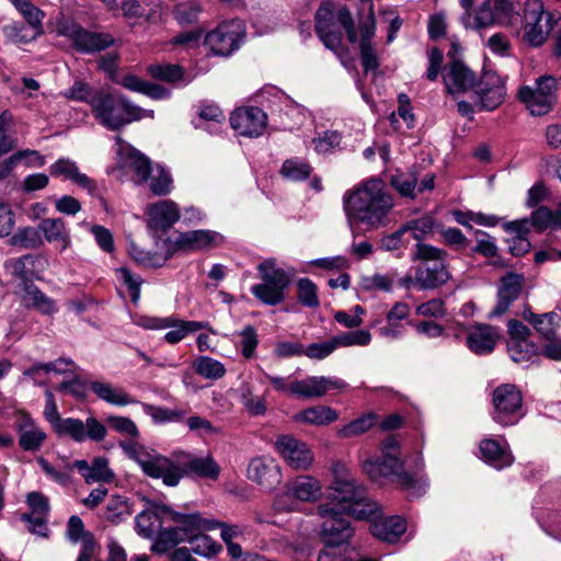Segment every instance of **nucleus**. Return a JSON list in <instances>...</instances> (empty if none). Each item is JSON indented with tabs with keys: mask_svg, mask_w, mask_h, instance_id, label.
I'll return each mask as SVG.
<instances>
[{
	"mask_svg": "<svg viewBox=\"0 0 561 561\" xmlns=\"http://www.w3.org/2000/svg\"><path fill=\"white\" fill-rule=\"evenodd\" d=\"M393 207L392 195L378 178L364 180L343 195V209L354 234L359 229L373 231L388 226Z\"/></svg>",
	"mask_w": 561,
	"mask_h": 561,
	"instance_id": "1",
	"label": "nucleus"
},
{
	"mask_svg": "<svg viewBox=\"0 0 561 561\" xmlns=\"http://www.w3.org/2000/svg\"><path fill=\"white\" fill-rule=\"evenodd\" d=\"M399 449V442L388 436L381 444V456L366 460L364 470L371 480L393 477L410 497H420L426 491L427 481L404 471Z\"/></svg>",
	"mask_w": 561,
	"mask_h": 561,
	"instance_id": "2",
	"label": "nucleus"
},
{
	"mask_svg": "<svg viewBox=\"0 0 561 561\" xmlns=\"http://www.w3.org/2000/svg\"><path fill=\"white\" fill-rule=\"evenodd\" d=\"M95 119L110 130H118L142 117H153L152 110H144L119 93H95L90 101Z\"/></svg>",
	"mask_w": 561,
	"mask_h": 561,
	"instance_id": "3",
	"label": "nucleus"
},
{
	"mask_svg": "<svg viewBox=\"0 0 561 561\" xmlns=\"http://www.w3.org/2000/svg\"><path fill=\"white\" fill-rule=\"evenodd\" d=\"M43 414L59 436H67L77 443L87 439L99 443L104 440L107 435L105 425L94 416L88 417L84 422L75 417L62 419L51 390L45 391Z\"/></svg>",
	"mask_w": 561,
	"mask_h": 561,
	"instance_id": "4",
	"label": "nucleus"
},
{
	"mask_svg": "<svg viewBox=\"0 0 561 561\" xmlns=\"http://www.w3.org/2000/svg\"><path fill=\"white\" fill-rule=\"evenodd\" d=\"M447 257L443 249L427 243L415 244L412 260L420 262L415 267V283L420 289H435L450 279Z\"/></svg>",
	"mask_w": 561,
	"mask_h": 561,
	"instance_id": "5",
	"label": "nucleus"
},
{
	"mask_svg": "<svg viewBox=\"0 0 561 561\" xmlns=\"http://www.w3.org/2000/svg\"><path fill=\"white\" fill-rule=\"evenodd\" d=\"M119 447L129 459L139 465L147 476L162 479L168 486H176L180 483V473L173 465V459L134 439L121 442Z\"/></svg>",
	"mask_w": 561,
	"mask_h": 561,
	"instance_id": "6",
	"label": "nucleus"
},
{
	"mask_svg": "<svg viewBox=\"0 0 561 561\" xmlns=\"http://www.w3.org/2000/svg\"><path fill=\"white\" fill-rule=\"evenodd\" d=\"M257 270L263 282L251 287L255 298L268 306L284 301L285 290L291 283L294 271L278 267L274 259L263 261Z\"/></svg>",
	"mask_w": 561,
	"mask_h": 561,
	"instance_id": "7",
	"label": "nucleus"
},
{
	"mask_svg": "<svg viewBox=\"0 0 561 561\" xmlns=\"http://www.w3.org/2000/svg\"><path fill=\"white\" fill-rule=\"evenodd\" d=\"M559 24H561V15L546 12L541 0L525 1L523 39L528 45L533 47L541 46Z\"/></svg>",
	"mask_w": 561,
	"mask_h": 561,
	"instance_id": "8",
	"label": "nucleus"
},
{
	"mask_svg": "<svg viewBox=\"0 0 561 561\" xmlns=\"http://www.w3.org/2000/svg\"><path fill=\"white\" fill-rule=\"evenodd\" d=\"M284 489L273 503L274 510L279 513L296 511L297 502L314 503L322 495L321 482L310 474L297 476L288 480Z\"/></svg>",
	"mask_w": 561,
	"mask_h": 561,
	"instance_id": "9",
	"label": "nucleus"
},
{
	"mask_svg": "<svg viewBox=\"0 0 561 561\" xmlns=\"http://www.w3.org/2000/svg\"><path fill=\"white\" fill-rule=\"evenodd\" d=\"M514 18L510 0H484L477 10H466L461 22L466 28L481 31L493 25L506 26Z\"/></svg>",
	"mask_w": 561,
	"mask_h": 561,
	"instance_id": "10",
	"label": "nucleus"
},
{
	"mask_svg": "<svg viewBox=\"0 0 561 561\" xmlns=\"http://www.w3.org/2000/svg\"><path fill=\"white\" fill-rule=\"evenodd\" d=\"M557 88L558 81L554 77L541 76L536 79L535 87H520L517 98L533 116H542L552 110Z\"/></svg>",
	"mask_w": 561,
	"mask_h": 561,
	"instance_id": "11",
	"label": "nucleus"
},
{
	"mask_svg": "<svg viewBox=\"0 0 561 561\" xmlns=\"http://www.w3.org/2000/svg\"><path fill=\"white\" fill-rule=\"evenodd\" d=\"M332 473L334 479L329 489L328 496L331 503L328 504L330 508L344 513L352 504L362 499L366 491L363 485L350 477L343 463H334L332 466Z\"/></svg>",
	"mask_w": 561,
	"mask_h": 561,
	"instance_id": "12",
	"label": "nucleus"
},
{
	"mask_svg": "<svg viewBox=\"0 0 561 561\" xmlns=\"http://www.w3.org/2000/svg\"><path fill=\"white\" fill-rule=\"evenodd\" d=\"M523 396L516 386L503 383L492 394V419L501 426L515 425L522 417Z\"/></svg>",
	"mask_w": 561,
	"mask_h": 561,
	"instance_id": "13",
	"label": "nucleus"
},
{
	"mask_svg": "<svg viewBox=\"0 0 561 561\" xmlns=\"http://www.w3.org/2000/svg\"><path fill=\"white\" fill-rule=\"evenodd\" d=\"M244 34L242 20H230L209 32L205 37V45L214 55L227 57L240 47Z\"/></svg>",
	"mask_w": 561,
	"mask_h": 561,
	"instance_id": "14",
	"label": "nucleus"
},
{
	"mask_svg": "<svg viewBox=\"0 0 561 561\" xmlns=\"http://www.w3.org/2000/svg\"><path fill=\"white\" fill-rule=\"evenodd\" d=\"M274 448L284 462L294 470L307 471L314 462V454L310 446L291 434L277 436Z\"/></svg>",
	"mask_w": 561,
	"mask_h": 561,
	"instance_id": "15",
	"label": "nucleus"
},
{
	"mask_svg": "<svg viewBox=\"0 0 561 561\" xmlns=\"http://www.w3.org/2000/svg\"><path fill=\"white\" fill-rule=\"evenodd\" d=\"M476 105L481 111L492 112L500 107L507 95L506 80L494 71H484L474 88Z\"/></svg>",
	"mask_w": 561,
	"mask_h": 561,
	"instance_id": "16",
	"label": "nucleus"
},
{
	"mask_svg": "<svg viewBox=\"0 0 561 561\" xmlns=\"http://www.w3.org/2000/svg\"><path fill=\"white\" fill-rule=\"evenodd\" d=\"M318 514L324 519L321 526L324 545L343 546L352 538L354 529L350 520L344 517V513L330 508L329 504H321L318 506Z\"/></svg>",
	"mask_w": 561,
	"mask_h": 561,
	"instance_id": "17",
	"label": "nucleus"
},
{
	"mask_svg": "<svg viewBox=\"0 0 561 561\" xmlns=\"http://www.w3.org/2000/svg\"><path fill=\"white\" fill-rule=\"evenodd\" d=\"M173 465L176 466L180 480L184 476H195L216 481L220 474V467L211 456H196L185 451H175L173 454Z\"/></svg>",
	"mask_w": 561,
	"mask_h": 561,
	"instance_id": "18",
	"label": "nucleus"
},
{
	"mask_svg": "<svg viewBox=\"0 0 561 561\" xmlns=\"http://www.w3.org/2000/svg\"><path fill=\"white\" fill-rule=\"evenodd\" d=\"M114 139L119 167L130 170L137 184L146 183L152 172L150 159L126 142L119 135H116Z\"/></svg>",
	"mask_w": 561,
	"mask_h": 561,
	"instance_id": "19",
	"label": "nucleus"
},
{
	"mask_svg": "<svg viewBox=\"0 0 561 561\" xmlns=\"http://www.w3.org/2000/svg\"><path fill=\"white\" fill-rule=\"evenodd\" d=\"M347 383L335 377L308 376L290 381L289 394L305 399L323 397L330 390H343Z\"/></svg>",
	"mask_w": 561,
	"mask_h": 561,
	"instance_id": "20",
	"label": "nucleus"
},
{
	"mask_svg": "<svg viewBox=\"0 0 561 561\" xmlns=\"http://www.w3.org/2000/svg\"><path fill=\"white\" fill-rule=\"evenodd\" d=\"M145 214L148 229L156 233L167 232L181 218L180 207L172 199H162L149 204Z\"/></svg>",
	"mask_w": 561,
	"mask_h": 561,
	"instance_id": "21",
	"label": "nucleus"
},
{
	"mask_svg": "<svg viewBox=\"0 0 561 561\" xmlns=\"http://www.w3.org/2000/svg\"><path fill=\"white\" fill-rule=\"evenodd\" d=\"M266 121V114L255 106L237 108L230 116V125L236 133L251 138L263 134Z\"/></svg>",
	"mask_w": 561,
	"mask_h": 561,
	"instance_id": "22",
	"label": "nucleus"
},
{
	"mask_svg": "<svg viewBox=\"0 0 561 561\" xmlns=\"http://www.w3.org/2000/svg\"><path fill=\"white\" fill-rule=\"evenodd\" d=\"M169 506L150 503L135 517V529L142 538L151 539L164 524H169Z\"/></svg>",
	"mask_w": 561,
	"mask_h": 561,
	"instance_id": "23",
	"label": "nucleus"
},
{
	"mask_svg": "<svg viewBox=\"0 0 561 561\" xmlns=\"http://www.w3.org/2000/svg\"><path fill=\"white\" fill-rule=\"evenodd\" d=\"M447 92L457 95L476 88L477 78L462 61L453 59L449 61L443 76Z\"/></svg>",
	"mask_w": 561,
	"mask_h": 561,
	"instance_id": "24",
	"label": "nucleus"
},
{
	"mask_svg": "<svg viewBox=\"0 0 561 561\" xmlns=\"http://www.w3.org/2000/svg\"><path fill=\"white\" fill-rule=\"evenodd\" d=\"M67 36L72 46L80 53L92 54L104 50L114 43V38L106 33H98L75 26L68 31Z\"/></svg>",
	"mask_w": 561,
	"mask_h": 561,
	"instance_id": "25",
	"label": "nucleus"
},
{
	"mask_svg": "<svg viewBox=\"0 0 561 561\" xmlns=\"http://www.w3.org/2000/svg\"><path fill=\"white\" fill-rule=\"evenodd\" d=\"M249 478L265 489H273L282 479L280 467L272 457L253 458L248 468Z\"/></svg>",
	"mask_w": 561,
	"mask_h": 561,
	"instance_id": "26",
	"label": "nucleus"
},
{
	"mask_svg": "<svg viewBox=\"0 0 561 561\" xmlns=\"http://www.w3.org/2000/svg\"><path fill=\"white\" fill-rule=\"evenodd\" d=\"M15 427L19 434V445L24 451L41 449L47 438L44 430L27 413L19 415Z\"/></svg>",
	"mask_w": 561,
	"mask_h": 561,
	"instance_id": "27",
	"label": "nucleus"
},
{
	"mask_svg": "<svg viewBox=\"0 0 561 561\" xmlns=\"http://www.w3.org/2000/svg\"><path fill=\"white\" fill-rule=\"evenodd\" d=\"M479 449L482 459L497 470L511 466L514 461V457L504 437L499 439L485 438L481 440Z\"/></svg>",
	"mask_w": 561,
	"mask_h": 561,
	"instance_id": "28",
	"label": "nucleus"
},
{
	"mask_svg": "<svg viewBox=\"0 0 561 561\" xmlns=\"http://www.w3.org/2000/svg\"><path fill=\"white\" fill-rule=\"evenodd\" d=\"M499 339L496 328L490 324H477L468 330L467 346L477 355L491 353Z\"/></svg>",
	"mask_w": 561,
	"mask_h": 561,
	"instance_id": "29",
	"label": "nucleus"
},
{
	"mask_svg": "<svg viewBox=\"0 0 561 561\" xmlns=\"http://www.w3.org/2000/svg\"><path fill=\"white\" fill-rule=\"evenodd\" d=\"M332 15L330 4H322L316 14V30L325 47L337 53L341 47L342 33L332 28Z\"/></svg>",
	"mask_w": 561,
	"mask_h": 561,
	"instance_id": "30",
	"label": "nucleus"
},
{
	"mask_svg": "<svg viewBox=\"0 0 561 561\" xmlns=\"http://www.w3.org/2000/svg\"><path fill=\"white\" fill-rule=\"evenodd\" d=\"M174 523L186 540L203 530H210L216 528L215 520L204 519L199 514H182L170 508L169 524Z\"/></svg>",
	"mask_w": 561,
	"mask_h": 561,
	"instance_id": "31",
	"label": "nucleus"
},
{
	"mask_svg": "<svg viewBox=\"0 0 561 561\" xmlns=\"http://www.w3.org/2000/svg\"><path fill=\"white\" fill-rule=\"evenodd\" d=\"M71 468H76L84 478L87 483L111 482L114 473L108 467V460L105 457H95L91 463L87 460H75Z\"/></svg>",
	"mask_w": 561,
	"mask_h": 561,
	"instance_id": "32",
	"label": "nucleus"
},
{
	"mask_svg": "<svg viewBox=\"0 0 561 561\" xmlns=\"http://www.w3.org/2000/svg\"><path fill=\"white\" fill-rule=\"evenodd\" d=\"M370 533L378 539L393 543L407 530V523L399 516L377 518L369 526Z\"/></svg>",
	"mask_w": 561,
	"mask_h": 561,
	"instance_id": "33",
	"label": "nucleus"
},
{
	"mask_svg": "<svg viewBox=\"0 0 561 561\" xmlns=\"http://www.w3.org/2000/svg\"><path fill=\"white\" fill-rule=\"evenodd\" d=\"M522 317L531 324L537 333L545 340L552 339L556 335L561 321L560 314L554 311L535 313L528 307L524 309Z\"/></svg>",
	"mask_w": 561,
	"mask_h": 561,
	"instance_id": "34",
	"label": "nucleus"
},
{
	"mask_svg": "<svg viewBox=\"0 0 561 561\" xmlns=\"http://www.w3.org/2000/svg\"><path fill=\"white\" fill-rule=\"evenodd\" d=\"M89 388L100 400H103L112 405L125 407L138 403V401L124 389L114 387L110 382L99 380L91 381L89 383Z\"/></svg>",
	"mask_w": 561,
	"mask_h": 561,
	"instance_id": "35",
	"label": "nucleus"
},
{
	"mask_svg": "<svg viewBox=\"0 0 561 561\" xmlns=\"http://www.w3.org/2000/svg\"><path fill=\"white\" fill-rule=\"evenodd\" d=\"M169 320L171 324L168 329H170V331H168L163 337L169 344H178L190 334L203 329H208L213 332L209 323L205 321H186L176 316H169Z\"/></svg>",
	"mask_w": 561,
	"mask_h": 561,
	"instance_id": "36",
	"label": "nucleus"
},
{
	"mask_svg": "<svg viewBox=\"0 0 561 561\" xmlns=\"http://www.w3.org/2000/svg\"><path fill=\"white\" fill-rule=\"evenodd\" d=\"M222 236L213 230H192L181 233L176 245L185 250H202L218 244Z\"/></svg>",
	"mask_w": 561,
	"mask_h": 561,
	"instance_id": "37",
	"label": "nucleus"
},
{
	"mask_svg": "<svg viewBox=\"0 0 561 561\" xmlns=\"http://www.w3.org/2000/svg\"><path fill=\"white\" fill-rule=\"evenodd\" d=\"M297 423L314 426H327L339 419L337 412L328 405H314L307 408L293 416Z\"/></svg>",
	"mask_w": 561,
	"mask_h": 561,
	"instance_id": "38",
	"label": "nucleus"
},
{
	"mask_svg": "<svg viewBox=\"0 0 561 561\" xmlns=\"http://www.w3.org/2000/svg\"><path fill=\"white\" fill-rule=\"evenodd\" d=\"M38 230L44 234L46 241L56 243L61 250L70 245L69 230L60 218L43 219L38 225Z\"/></svg>",
	"mask_w": 561,
	"mask_h": 561,
	"instance_id": "39",
	"label": "nucleus"
},
{
	"mask_svg": "<svg viewBox=\"0 0 561 561\" xmlns=\"http://www.w3.org/2000/svg\"><path fill=\"white\" fill-rule=\"evenodd\" d=\"M266 393H267V390L263 394L256 393L254 387L249 382H244L241 385V387H240L241 403L250 415L261 416L266 413V411H267Z\"/></svg>",
	"mask_w": 561,
	"mask_h": 561,
	"instance_id": "40",
	"label": "nucleus"
},
{
	"mask_svg": "<svg viewBox=\"0 0 561 561\" xmlns=\"http://www.w3.org/2000/svg\"><path fill=\"white\" fill-rule=\"evenodd\" d=\"M36 261V256L26 254L18 259L5 261L4 267L10 271L14 277L19 278L23 283V288H25L26 284H33L32 279L35 274Z\"/></svg>",
	"mask_w": 561,
	"mask_h": 561,
	"instance_id": "41",
	"label": "nucleus"
},
{
	"mask_svg": "<svg viewBox=\"0 0 561 561\" xmlns=\"http://www.w3.org/2000/svg\"><path fill=\"white\" fill-rule=\"evenodd\" d=\"M156 535L157 537L152 542L151 551L158 554H164L171 551L179 543L186 541V537H184L174 526H170L164 529L161 528Z\"/></svg>",
	"mask_w": 561,
	"mask_h": 561,
	"instance_id": "42",
	"label": "nucleus"
},
{
	"mask_svg": "<svg viewBox=\"0 0 561 561\" xmlns=\"http://www.w3.org/2000/svg\"><path fill=\"white\" fill-rule=\"evenodd\" d=\"M146 183H148L151 193L157 196L168 195L173 188L170 172L160 164L152 167V172Z\"/></svg>",
	"mask_w": 561,
	"mask_h": 561,
	"instance_id": "43",
	"label": "nucleus"
},
{
	"mask_svg": "<svg viewBox=\"0 0 561 561\" xmlns=\"http://www.w3.org/2000/svg\"><path fill=\"white\" fill-rule=\"evenodd\" d=\"M23 300L26 306H32L43 313L50 314L56 311L54 301L42 293L34 284H26Z\"/></svg>",
	"mask_w": 561,
	"mask_h": 561,
	"instance_id": "44",
	"label": "nucleus"
},
{
	"mask_svg": "<svg viewBox=\"0 0 561 561\" xmlns=\"http://www.w3.org/2000/svg\"><path fill=\"white\" fill-rule=\"evenodd\" d=\"M196 374L205 379L217 380L225 376V365L209 356H199L193 362Z\"/></svg>",
	"mask_w": 561,
	"mask_h": 561,
	"instance_id": "45",
	"label": "nucleus"
},
{
	"mask_svg": "<svg viewBox=\"0 0 561 561\" xmlns=\"http://www.w3.org/2000/svg\"><path fill=\"white\" fill-rule=\"evenodd\" d=\"M66 536L73 543L81 540L83 543L82 549H93L94 547L92 534L85 530L82 519L77 515H72L68 519Z\"/></svg>",
	"mask_w": 561,
	"mask_h": 561,
	"instance_id": "46",
	"label": "nucleus"
},
{
	"mask_svg": "<svg viewBox=\"0 0 561 561\" xmlns=\"http://www.w3.org/2000/svg\"><path fill=\"white\" fill-rule=\"evenodd\" d=\"M199 121L197 127L205 128L209 133H217L225 122V115L217 105L207 104L203 105L199 111Z\"/></svg>",
	"mask_w": 561,
	"mask_h": 561,
	"instance_id": "47",
	"label": "nucleus"
},
{
	"mask_svg": "<svg viewBox=\"0 0 561 561\" xmlns=\"http://www.w3.org/2000/svg\"><path fill=\"white\" fill-rule=\"evenodd\" d=\"M147 72L156 80L173 83L182 80L183 69L174 64H151L147 67Z\"/></svg>",
	"mask_w": 561,
	"mask_h": 561,
	"instance_id": "48",
	"label": "nucleus"
},
{
	"mask_svg": "<svg viewBox=\"0 0 561 561\" xmlns=\"http://www.w3.org/2000/svg\"><path fill=\"white\" fill-rule=\"evenodd\" d=\"M186 541L190 543L191 550L194 553L205 558H211L221 550V546L219 543L202 531L191 536Z\"/></svg>",
	"mask_w": 561,
	"mask_h": 561,
	"instance_id": "49",
	"label": "nucleus"
},
{
	"mask_svg": "<svg viewBox=\"0 0 561 561\" xmlns=\"http://www.w3.org/2000/svg\"><path fill=\"white\" fill-rule=\"evenodd\" d=\"M376 416L371 413L359 416L337 431L341 438H352L368 432L375 425Z\"/></svg>",
	"mask_w": 561,
	"mask_h": 561,
	"instance_id": "50",
	"label": "nucleus"
},
{
	"mask_svg": "<svg viewBox=\"0 0 561 561\" xmlns=\"http://www.w3.org/2000/svg\"><path fill=\"white\" fill-rule=\"evenodd\" d=\"M144 412L149 415L153 423H171V422H180L184 419V411L182 410H171L164 407H157L149 403H141Z\"/></svg>",
	"mask_w": 561,
	"mask_h": 561,
	"instance_id": "51",
	"label": "nucleus"
},
{
	"mask_svg": "<svg viewBox=\"0 0 561 561\" xmlns=\"http://www.w3.org/2000/svg\"><path fill=\"white\" fill-rule=\"evenodd\" d=\"M130 514V506L126 499L121 495H114L108 500L106 504L104 517L112 524H118Z\"/></svg>",
	"mask_w": 561,
	"mask_h": 561,
	"instance_id": "52",
	"label": "nucleus"
},
{
	"mask_svg": "<svg viewBox=\"0 0 561 561\" xmlns=\"http://www.w3.org/2000/svg\"><path fill=\"white\" fill-rule=\"evenodd\" d=\"M507 351L515 363H526L538 355V347L531 341L507 342Z\"/></svg>",
	"mask_w": 561,
	"mask_h": 561,
	"instance_id": "53",
	"label": "nucleus"
},
{
	"mask_svg": "<svg viewBox=\"0 0 561 561\" xmlns=\"http://www.w3.org/2000/svg\"><path fill=\"white\" fill-rule=\"evenodd\" d=\"M435 226V220L432 216L425 215L421 218L413 219L403 225V229L407 232L411 233V237L417 241V243H422L421 241L430 234Z\"/></svg>",
	"mask_w": 561,
	"mask_h": 561,
	"instance_id": "54",
	"label": "nucleus"
},
{
	"mask_svg": "<svg viewBox=\"0 0 561 561\" xmlns=\"http://www.w3.org/2000/svg\"><path fill=\"white\" fill-rule=\"evenodd\" d=\"M130 257L138 264L145 267H158L165 261L162 255L157 252H151L142 249L136 243H130L128 249Z\"/></svg>",
	"mask_w": 561,
	"mask_h": 561,
	"instance_id": "55",
	"label": "nucleus"
},
{
	"mask_svg": "<svg viewBox=\"0 0 561 561\" xmlns=\"http://www.w3.org/2000/svg\"><path fill=\"white\" fill-rule=\"evenodd\" d=\"M202 13V5L197 1L182 2L174 9V19L181 25L194 24Z\"/></svg>",
	"mask_w": 561,
	"mask_h": 561,
	"instance_id": "56",
	"label": "nucleus"
},
{
	"mask_svg": "<svg viewBox=\"0 0 561 561\" xmlns=\"http://www.w3.org/2000/svg\"><path fill=\"white\" fill-rule=\"evenodd\" d=\"M25 19L31 31L35 32L38 36L44 33L43 19L45 13L35 7L31 1L21 3V7L16 9Z\"/></svg>",
	"mask_w": 561,
	"mask_h": 561,
	"instance_id": "57",
	"label": "nucleus"
},
{
	"mask_svg": "<svg viewBox=\"0 0 561 561\" xmlns=\"http://www.w3.org/2000/svg\"><path fill=\"white\" fill-rule=\"evenodd\" d=\"M391 186L403 197H415L417 179L413 173H397L390 179Z\"/></svg>",
	"mask_w": 561,
	"mask_h": 561,
	"instance_id": "58",
	"label": "nucleus"
},
{
	"mask_svg": "<svg viewBox=\"0 0 561 561\" xmlns=\"http://www.w3.org/2000/svg\"><path fill=\"white\" fill-rule=\"evenodd\" d=\"M297 298L304 306L309 308L319 306L318 288L309 278H300L297 282Z\"/></svg>",
	"mask_w": 561,
	"mask_h": 561,
	"instance_id": "59",
	"label": "nucleus"
},
{
	"mask_svg": "<svg viewBox=\"0 0 561 561\" xmlns=\"http://www.w3.org/2000/svg\"><path fill=\"white\" fill-rule=\"evenodd\" d=\"M393 280L390 276L376 273L369 276H363L359 282L360 289L365 291L380 290L390 293L392 290Z\"/></svg>",
	"mask_w": 561,
	"mask_h": 561,
	"instance_id": "60",
	"label": "nucleus"
},
{
	"mask_svg": "<svg viewBox=\"0 0 561 561\" xmlns=\"http://www.w3.org/2000/svg\"><path fill=\"white\" fill-rule=\"evenodd\" d=\"M311 173V168L308 163L299 160H286L282 167V174L290 181H302Z\"/></svg>",
	"mask_w": 561,
	"mask_h": 561,
	"instance_id": "61",
	"label": "nucleus"
},
{
	"mask_svg": "<svg viewBox=\"0 0 561 561\" xmlns=\"http://www.w3.org/2000/svg\"><path fill=\"white\" fill-rule=\"evenodd\" d=\"M12 245L21 247L23 249H34L37 248L42 241L39 236V230L27 227L24 229H20L10 240Z\"/></svg>",
	"mask_w": 561,
	"mask_h": 561,
	"instance_id": "62",
	"label": "nucleus"
},
{
	"mask_svg": "<svg viewBox=\"0 0 561 561\" xmlns=\"http://www.w3.org/2000/svg\"><path fill=\"white\" fill-rule=\"evenodd\" d=\"M377 513V506L375 503L370 502L366 492L363 494V497L352 504L344 514L352 515L357 519L366 520L373 518Z\"/></svg>",
	"mask_w": 561,
	"mask_h": 561,
	"instance_id": "63",
	"label": "nucleus"
},
{
	"mask_svg": "<svg viewBox=\"0 0 561 561\" xmlns=\"http://www.w3.org/2000/svg\"><path fill=\"white\" fill-rule=\"evenodd\" d=\"M3 33L8 38L19 44H26L38 37V35L31 31L30 27L18 22L5 25L3 27Z\"/></svg>",
	"mask_w": 561,
	"mask_h": 561,
	"instance_id": "64",
	"label": "nucleus"
}]
</instances>
